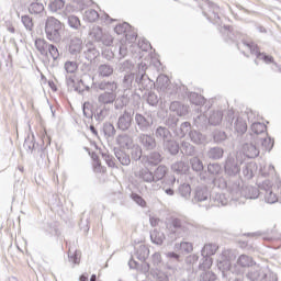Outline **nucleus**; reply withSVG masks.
<instances>
[{"mask_svg":"<svg viewBox=\"0 0 281 281\" xmlns=\"http://www.w3.org/2000/svg\"><path fill=\"white\" fill-rule=\"evenodd\" d=\"M100 43H103L106 47H110V45H113V36L103 34Z\"/></svg>","mask_w":281,"mask_h":281,"instance_id":"61","label":"nucleus"},{"mask_svg":"<svg viewBox=\"0 0 281 281\" xmlns=\"http://www.w3.org/2000/svg\"><path fill=\"white\" fill-rule=\"evenodd\" d=\"M147 102L151 106H155V104L159 102V98H157V94H155L154 92H150L147 97Z\"/></svg>","mask_w":281,"mask_h":281,"instance_id":"62","label":"nucleus"},{"mask_svg":"<svg viewBox=\"0 0 281 281\" xmlns=\"http://www.w3.org/2000/svg\"><path fill=\"white\" fill-rule=\"evenodd\" d=\"M149 255L150 250H148V248L144 245L139 246L136 251V256L138 260H140V262H144V260H146V258H148Z\"/></svg>","mask_w":281,"mask_h":281,"instance_id":"38","label":"nucleus"},{"mask_svg":"<svg viewBox=\"0 0 281 281\" xmlns=\"http://www.w3.org/2000/svg\"><path fill=\"white\" fill-rule=\"evenodd\" d=\"M48 54L52 56L53 60H58V58L60 57V53L58 52V47H56L54 44H49Z\"/></svg>","mask_w":281,"mask_h":281,"instance_id":"53","label":"nucleus"},{"mask_svg":"<svg viewBox=\"0 0 281 281\" xmlns=\"http://www.w3.org/2000/svg\"><path fill=\"white\" fill-rule=\"evenodd\" d=\"M213 137L214 142L221 144V142H225V139H227V134H225V132L215 131Z\"/></svg>","mask_w":281,"mask_h":281,"instance_id":"55","label":"nucleus"},{"mask_svg":"<svg viewBox=\"0 0 281 281\" xmlns=\"http://www.w3.org/2000/svg\"><path fill=\"white\" fill-rule=\"evenodd\" d=\"M64 69L67 74H76L78 69V64L76 61H66Z\"/></svg>","mask_w":281,"mask_h":281,"instance_id":"50","label":"nucleus"},{"mask_svg":"<svg viewBox=\"0 0 281 281\" xmlns=\"http://www.w3.org/2000/svg\"><path fill=\"white\" fill-rule=\"evenodd\" d=\"M261 146L265 148V150H271V148H273V140L270 137L263 138Z\"/></svg>","mask_w":281,"mask_h":281,"instance_id":"60","label":"nucleus"},{"mask_svg":"<svg viewBox=\"0 0 281 281\" xmlns=\"http://www.w3.org/2000/svg\"><path fill=\"white\" fill-rule=\"evenodd\" d=\"M134 78L135 77L133 75H125V77L123 79V85H124L125 89H131V87L133 86Z\"/></svg>","mask_w":281,"mask_h":281,"instance_id":"58","label":"nucleus"},{"mask_svg":"<svg viewBox=\"0 0 281 281\" xmlns=\"http://www.w3.org/2000/svg\"><path fill=\"white\" fill-rule=\"evenodd\" d=\"M213 12L212 15L209 16V19H212L215 23H218V19H221L218 16V7L216 4H213Z\"/></svg>","mask_w":281,"mask_h":281,"instance_id":"64","label":"nucleus"},{"mask_svg":"<svg viewBox=\"0 0 281 281\" xmlns=\"http://www.w3.org/2000/svg\"><path fill=\"white\" fill-rule=\"evenodd\" d=\"M243 165V160L238 158L228 157L224 167L225 172L228 177H236L238 172H240V166Z\"/></svg>","mask_w":281,"mask_h":281,"instance_id":"5","label":"nucleus"},{"mask_svg":"<svg viewBox=\"0 0 281 281\" xmlns=\"http://www.w3.org/2000/svg\"><path fill=\"white\" fill-rule=\"evenodd\" d=\"M91 104L89 102H85L82 106L85 117H93V112L91 111Z\"/></svg>","mask_w":281,"mask_h":281,"instance_id":"57","label":"nucleus"},{"mask_svg":"<svg viewBox=\"0 0 281 281\" xmlns=\"http://www.w3.org/2000/svg\"><path fill=\"white\" fill-rule=\"evenodd\" d=\"M190 102L196 106H203L205 104V98L196 92L190 94Z\"/></svg>","mask_w":281,"mask_h":281,"instance_id":"34","label":"nucleus"},{"mask_svg":"<svg viewBox=\"0 0 281 281\" xmlns=\"http://www.w3.org/2000/svg\"><path fill=\"white\" fill-rule=\"evenodd\" d=\"M229 203V200L226 199L225 194L223 193H216L215 195H212L210 198V206L211 207H221L224 205H227Z\"/></svg>","mask_w":281,"mask_h":281,"instance_id":"15","label":"nucleus"},{"mask_svg":"<svg viewBox=\"0 0 281 281\" xmlns=\"http://www.w3.org/2000/svg\"><path fill=\"white\" fill-rule=\"evenodd\" d=\"M234 128L237 133H240L241 135L244 133H247V121L243 117H237L235 123H234Z\"/></svg>","mask_w":281,"mask_h":281,"instance_id":"27","label":"nucleus"},{"mask_svg":"<svg viewBox=\"0 0 281 281\" xmlns=\"http://www.w3.org/2000/svg\"><path fill=\"white\" fill-rule=\"evenodd\" d=\"M190 139L193 142V144H205V136L201 134V132L198 131H191L190 132Z\"/></svg>","mask_w":281,"mask_h":281,"instance_id":"32","label":"nucleus"},{"mask_svg":"<svg viewBox=\"0 0 281 281\" xmlns=\"http://www.w3.org/2000/svg\"><path fill=\"white\" fill-rule=\"evenodd\" d=\"M138 140L145 150H155V148H157V140H155V137L151 135L140 134Z\"/></svg>","mask_w":281,"mask_h":281,"instance_id":"9","label":"nucleus"},{"mask_svg":"<svg viewBox=\"0 0 281 281\" xmlns=\"http://www.w3.org/2000/svg\"><path fill=\"white\" fill-rule=\"evenodd\" d=\"M244 47H246V49L248 52H250V54H254L255 56H257V58H261L262 60H265V63H272L273 61V57L271 56H267V55H262L260 53V50L258 49V46L254 43H246L244 42Z\"/></svg>","mask_w":281,"mask_h":281,"instance_id":"10","label":"nucleus"},{"mask_svg":"<svg viewBox=\"0 0 281 281\" xmlns=\"http://www.w3.org/2000/svg\"><path fill=\"white\" fill-rule=\"evenodd\" d=\"M167 172H168V167L164 165L158 166L154 172V181H161V179L166 177Z\"/></svg>","mask_w":281,"mask_h":281,"instance_id":"31","label":"nucleus"},{"mask_svg":"<svg viewBox=\"0 0 281 281\" xmlns=\"http://www.w3.org/2000/svg\"><path fill=\"white\" fill-rule=\"evenodd\" d=\"M165 150H168L170 155H177L179 153V144L172 140V138L168 139L167 142L162 143Z\"/></svg>","mask_w":281,"mask_h":281,"instance_id":"24","label":"nucleus"},{"mask_svg":"<svg viewBox=\"0 0 281 281\" xmlns=\"http://www.w3.org/2000/svg\"><path fill=\"white\" fill-rule=\"evenodd\" d=\"M131 149L132 159H134V161H139V159H142V147L139 145H133Z\"/></svg>","mask_w":281,"mask_h":281,"instance_id":"46","label":"nucleus"},{"mask_svg":"<svg viewBox=\"0 0 281 281\" xmlns=\"http://www.w3.org/2000/svg\"><path fill=\"white\" fill-rule=\"evenodd\" d=\"M265 201H266V203L273 204V203H278V201H280V199H279V195L273 193V190L268 189V190H266V193H265Z\"/></svg>","mask_w":281,"mask_h":281,"instance_id":"41","label":"nucleus"},{"mask_svg":"<svg viewBox=\"0 0 281 281\" xmlns=\"http://www.w3.org/2000/svg\"><path fill=\"white\" fill-rule=\"evenodd\" d=\"M115 157L120 161L121 166H131V156L122 150L115 151Z\"/></svg>","mask_w":281,"mask_h":281,"instance_id":"30","label":"nucleus"},{"mask_svg":"<svg viewBox=\"0 0 281 281\" xmlns=\"http://www.w3.org/2000/svg\"><path fill=\"white\" fill-rule=\"evenodd\" d=\"M104 35V33H102V29L100 26H92L90 32H89V36L90 38H92L93 41H97V43H100V41H102V36Z\"/></svg>","mask_w":281,"mask_h":281,"instance_id":"29","label":"nucleus"},{"mask_svg":"<svg viewBox=\"0 0 281 281\" xmlns=\"http://www.w3.org/2000/svg\"><path fill=\"white\" fill-rule=\"evenodd\" d=\"M223 122V112L222 111H213L209 116V123L212 126H218Z\"/></svg>","mask_w":281,"mask_h":281,"instance_id":"26","label":"nucleus"},{"mask_svg":"<svg viewBox=\"0 0 281 281\" xmlns=\"http://www.w3.org/2000/svg\"><path fill=\"white\" fill-rule=\"evenodd\" d=\"M151 243L155 245H162L164 240H166V235L162 232L154 229L150 234Z\"/></svg>","mask_w":281,"mask_h":281,"instance_id":"28","label":"nucleus"},{"mask_svg":"<svg viewBox=\"0 0 281 281\" xmlns=\"http://www.w3.org/2000/svg\"><path fill=\"white\" fill-rule=\"evenodd\" d=\"M68 52L71 54V56H78V54L82 52V38L72 37L68 46Z\"/></svg>","mask_w":281,"mask_h":281,"instance_id":"14","label":"nucleus"},{"mask_svg":"<svg viewBox=\"0 0 281 281\" xmlns=\"http://www.w3.org/2000/svg\"><path fill=\"white\" fill-rule=\"evenodd\" d=\"M87 60H95L100 56V52L95 47L91 46L85 52Z\"/></svg>","mask_w":281,"mask_h":281,"instance_id":"47","label":"nucleus"},{"mask_svg":"<svg viewBox=\"0 0 281 281\" xmlns=\"http://www.w3.org/2000/svg\"><path fill=\"white\" fill-rule=\"evenodd\" d=\"M182 150H184L186 155H194V146L190 145V143H182Z\"/></svg>","mask_w":281,"mask_h":281,"instance_id":"59","label":"nucleus"},{"mask_svg":"<svg viewBox=\"0 0 281 281\" xmlns=\"http://www.w3.org/2000/svg\"><path fill=\"white\" fill-rule=\"evenodd\" d=\"M115 100H117V93L102 92L98 95V102L103 106L97 114V120H99V122H102L104 117H108L109 113H111L110 104H113Z\"/></svg>","mask_w":281,"mask_h":281,"instance_id":"2","label":"nucleus"},{"mask_svg":"<svg viewBox=\"0 0 281 281\" xmlns=\"http://www.w3.org/2000/svg\"><path fill=\"white\" fill-rule=\"evenodd\" d=\"M131 198L134 200V202L139 205L140 207H146V200H144V198H142L139 194L137 193H132Z\"/></svg>","mask_w":281,"mask_h":281,"instance_id":"56","label":"nucleus"},{"mask_svg":"<svg viewBox=\"0 0 281 281\" xmlns=\"http://www.w3.org/2000/svg\"><path fill=\"white\" fill-rule=\"evenodd\" d=\"M167 227L169 232L176 236L175 238L188 236V231L190 229L188 224L179 218L171 220Z\"/></svg>","mask_w":281,"mask_h":281,"instance_id":"3","label":"nucleus"},{"mask_svg":"<svg viewBox=\"0 0 281 281\" xmlns=\"http://www.w3.org/2000/svg\"><path fill=\"white\" fill-rule=\"evenodd\" d=\"M237 265H239V267H252L254 259L247 255H241L237 259Z\"/></svg>","mask_w":281,"mask_h":281,"instance_id":"37","label":"nucleus"},{"mask_svg":"<svg viewBox=\"0 0 281 281\" xmlns=\"http://www.w3.org/2000/svg\"><path fill=\"white\" fill-rule=\"evenodd\" d=\"M193 249L192 243L189 241H181L175 245V251H180V254H191Z\"/></svg>","mask_w":281,"mask_h":281,"instance_id":"23","label":"nucleus"},{"mask_svg":"<svg viewBox=\"0 0 281 281\" xmlns=\"http://www.w3.org/2000/svg\"><path fill=\"white\" fill-rule=\"evenodd\" d=\"M207 170H209L210 175H213V177H216V176L221 175L223 169L221 168V165H218V164H210L207 166Z\"/></svg>","mask_w":281,"mask_h":281,"instance_id":"51","label":"nucleus"},{"mask_svg":"<svg viewBox=\"0 0 281 281\" xmlns=\"http://www.w3.org/2000/svg\"><path fill=\"white\" fill-rule=\"evenodd\" d=\"M94 87L100 91L117 93V82L115 81L102 80L100 82L94 83Z\"/></svg>","mask_w":281,"mask_h":281,"instance_id":"8","label":"nucleus"},{"mask_svg":"<svg viewBox=\"0 0 281 281\" xmlns=\"http://www.w3.org/2000/svg\"><path fill=\"white\" fill-rule=\"evenodd\" d=\"M45 10V7L41 2H31L29 5V12L31 14H41Z\"/></svg>","mask_w":281,"mask_h":281,"instance_id":"40","label":"nucleus"},{"mask_svg":"<svg viewBox=\"0 0 281 281\" xmlns=\"http://www.w3.org/2000/svg\"><path fill=\"white\" fill-rule=\"evenodd\" d=\"M21 22L23 23L25 30L32 32V30L34 29V22L32 21V18H30V15H22Z\"/></svg>","mask_w":281,"mask_h":281,"instance_id":"48","label":"nucleus"},{"mask_svg":"<svg viewBox=\"0 0 281 281\" xmlns=\"http://www.w3.org/2000/svg\"><path fill=\"white\" fill-rule=\"evenodd\" d=\"M190 165H191L192 170H194V172H202L203 161H201V159H199V157L191 158Z\"/></svg>","mask_w":281,"mask_h":281,"instance_id":"42","label":"nucleus"},{"mask_svg":"<svg viewBox=\"0 0 281 281\" xmlns=\"http://www.w3.org/2000/svg\"><path fill=\"white\" fill-rule=\"evenodd\" d=\"M241 196H244V199H250V200L258 199V196H260V190L251 186L243 187Z\"/></svg>","mask_w":281,"mask_h":281,"instance_id":"16","label":"nucleus"},{"mask_svg":"<svg viewBox=\"0 0 281 281\" xmlns=\"http://www.w3.org/2000/svg\"><path fill=\"white\" fill-rule=\"evenodd\" d=\"M190 133V122H184L180 125V128L176 131L178 137H186Z\"/></svg>","mask_w":281,"mask_h":281,"instance_id":"44","label":"nucleus"},{"mask_svg":"<svg viewBox=\"0 0 281 281\" xmlns=\"http://www.w3.org/2000/svg\"><path fill=\"white\" fill-rule=\"evenodd\" d=\"M243 154L248 157V159H256L260 155V149L254 145V143H246L243 145Z\"/></svg>","mask_w":281,"mask_h":281,"instance_id":"12","label":"nucleus"},{"mask_svg":"<svg viewBox=\"0 0 281 281\" xmlns=\"http://www.w3.org/2000/svg\"><path fill=\"white\" fill-rule=\"evenodd\" d=\"M49 43L43 38L35 40V47L42 56H47L49 49Z\"/></svg>","mask_w":281,"mask_h":281,"instance_id":"21","label":"nucleus"},{"mask_svg":"<svg viewBox=\"0 0 281 281\" xmlns=\"http://www.w3.org/2000/svg\"><path fill=\"white\" fill-rule=\"evenodd\" d=\"M134 120L137 126L136 131H142V133H146V131H148V128H150V126L153 125L150 119H147L146 116L139 113L135 114Z\"/></svg>","mask_w":281,"mask_h":281,"instance_id":"7","label":"nucleus"},{"mask_svg":"<svg viewBox=\"0 0 281 281\" xmlns=\"http://www.w3.org/2000/svg\"><path fill=\"white\" fill-rule=\"evenodd\" d=\"M133 124V114L128 111H124L123 114L119 116L117 128L120 131H128Z\"/></svg>","mask_w":281,"mask_h":281,"instance_id":"6","label":"nucleus"},{"mask_svg":"<svg viewBox=\"0 0 281 281\" xmlns=\"http://www.w3.org/2000/svg\"><path fill=\"white\" fill-rule=\"evenodd\" d=\"M224 150L221 147H213L209 150L207 156L210 159H222Z\"/></svg>","mask_w":281,"mask_h":281,"instance_id":"36","label":"nucleus"},{"mask_svg":"<svg viewBox=\"0 0 281 281\" xmlns=\"http://www.w3.org/2000/svg\"><path fill=\"white\" fill-rule=\"evenodd\" d=\"M44 32L50 43H60L63 41V22L54 16H48L45 21Z\"/></svg>","mask_w":281,"mask_h":281,"instance_id":"1","label":"nucleus"},{"mask_svg":"<svg viewBox=\"0 0 281 281\" xmlns=\"http://www.w3.org/2000/svg\"><path fill=\"white\" fill-rule=\"evenodd\" d=\"M116 142L119 144V146H121V148H127L131 149L133 148V137L128 136V135H120L116 138Z\"/></svg>","mask_w":281,"mask_h":281,"instance_id":"20","label":"nucleus"},{"mask_svg":"<svg viewBox=\"0 0 281 281\" xmlns=\"http://www.w3.org/2000/svg\"><path fill=\"white\" fill-rule=\"evenodd\" d=\"M218 250V246L216 244H205L204 247L201 250V256L205 258V261L207 265H212V259H210V256H214L216 251Z\"/></svg>","mask_w":281,"mask_h":281,"instance_id":"11","label":"nucleus"},{"mask_svg":"<svg viewBox=\"0 0 281 281\" xmlns=\"http://www.w3.org/2000/svg\"><path fill=\"white\" fill-rule=\"evenodd\" d=\"M136 177L145 181V183H153L155 181V176L148 168H142L137 173Z\"/></svg>","mask_w":281,"mask_h":281,"instance_id":"19","label":"nucleus"},{"mask_svg":"<svg viewBox=\"0 0 281 281\" xmlns=\"http://www.w3.org/2000/svg\"><path fill=\"white\" fill-rule=\"evenodd\" d=\"M251 131L255 135H262V133L267 131V125H265V123L255 122L251 124Z\"/></svg>","mask_w":281,"mask_h":281,"instance_id":"43","label":"nucleus"},{"mask_svg":"<svg viewBox=\"0 0 281 281\" xmlns=\"http://www.w3.org/2000/svg\"><path fill=\"white\" fill-rule=\"evenodd\" d=\"M247 278L250 281H256L257 278H260V272L258 269H252L247 273Z\"/></svg>","mask_w":281,"mask_h":281,"instance_id":"63","label":"nucleus"},{"mask_svg":"<svg viewBox=\"0 0 281 281\" xmlns=\"http://www.w3.org/2000/svg\"><path fill=\"white\" fill-rule=\"evenodd\" d=\"M63 8H65V1L63 0H54L49 3L52 12H58V10H63Z\"/></svg>","mask_w":281,"mask_h":281,"instance_id":"49","label":"nucleus"},{"mask_svg":"<svg viewBox=\"0 0 281 281\" xmlns=\"http://www.w3.org/2000/svg\"><path fill=\"white\" fill-rule=\"evenodd\" d=\"M98 76H100L101 78H109V76H113V68L111 65L108 64H101L98 67L97 70Z\"/></svg>","mask_w":281,"mask_h":281,"instance_id":"22","label":"nucleus"},{"mask_svg":"<svg viewBox=\"0 0 281 281\" xmlns=\"http://www.w3.org/2000/svg\"><path fill=\"white\" fill-rule=\"evenodd\" d=\"M155 137L164 144L165 142H168V139H172V133H170L168 127L158 126L155 131Z\"/></svg>","mask_w":281,"mask_h":281,"instance_id":"17","label":"nucleus"},{"mask_svg":"<svg viewBox=\"0 0 281 281\" xmlns=\"http://www.w3.org/2000/svg\"><path fill=\"white\" fill-rule=\"evenodd\" d=\"M171 170L176 172V175H186V172L190 170V166L183 161H178L171 166Z\"/></svg>","mask_w":281,"mask_h":281,"instance_id":"25","label":"nucleus"},{"mask_svg":"<svg viewBox=\"0 0 281 281\" xmlns=\"http://www.w3.org/2000/svg\"><path fill=\"white\" fill-rule=\"evenodd\" d=\"M83 19L86 21H89V23H94V21H98V19H100V14H98V11L93 9H88L85 12Z\"/></svg>","mask_w":281,"mask_h":281,"instance_id":"33","label":"nucleus"},{"mask_svg":"<svg viewBox=\"0 0 281 281\" xmlns=\"http://www.w3.org/2000/svg\"><path fill=\"white\" fill-rule=\"evenodd\" d=\"M169 109L170 111H172V113H176V115H179V117H182V115L188 114V106L179 103V101L171 102Z\"/></svg>","mask_w":281,"mask_h":281,"instance_id":"18","label":"nucleus"},{"mask_svg":"<svg viewBox=\"0 0 281 281\" xmlns=\"http://www.w3.org/2000/svg\"><path fill=\"white\" fill-rule=\"evenodd\" d=\"M210 199V191L206 187H198L195 189L193 201L194 203H205Z\"/></svg>","mask_w":281,"mask_h":281,"instance_id":"13","label":"nucleus"},{"mask_svg":"<svg viewBox=\"0 0 281 281\" xmlns=\"http://www.w3.org/2000/svg\"><path fill=\"white\" fill-rule=\"evenodd\" d=\"M131 29V24L124 22L123 24H119L114 27V32H116L117 34H124L125 32H128V30Z\"/></svg>","mask_w":281,"mask_h":281,"instance_id":"54","label":"nucleus"},{"mask_svg":"<svg viewBox=\"0 0 281 281\" xmlns=\"http://www.w3.org/2000/svg\"><path fill=\"white\" fill-rule=\"evenodd\" d=\"M178 192L182 199H188L190 194H192V187H190L188 183L180 184Z\"/></svg>","mask_w":281,"mask_h":281,"instance_id":"35","label":"nucleus"},{"mask_svg":"<svg viewBox=\"0 0 281 281\" xmlns=\"http://www.w3.org/2000/svg\"><path fill=\"white\" fill-rule=\"evenodd\" d=\"M136 82L140 89H148V85H150V78L147 75H142L140 77H136Z\"/></svg>","mask_w":281,"mask_h":281,"instance_id":"45","label":"nucleus"},{"mask_svg":"<svg viewBox=\"0 0 281 281\" xmlns=\"http://www.w3.org/2000/svg\"><path fill=\"white\" fill-rule=\"evenodd\" d=\"M68 24L72 30H78L80 27V19L76 15H68Z\"/></svg>","mask_w":281,"mask_h":281,"instance_id":"52","label":"nucleus"},{"mask_svg":"<svg viewBox=\"0 0 281 281\" xmlns=\"http://www.w3.org/2000/svg\"><path fill=\"white\" fill-rule=\"evenodd\" d=\"M156 87L158 90H160L161 93H165V95H173V93L177 92L175 87L170 85V79L166 75L158 76L156 80Z\"/></svg>","mask_w":281,"mask_h":281,"instance_id":"4","label":"nucleus"},{"mask_svg":"<svg viewBox=\"0 0 281 281\" xmlns=\"http://www.w3.org/2000/svg\"><path fill=\"white\" fill-rule=\"evenodd\" d=\"M147 161L149 166H157L161 164V154L154 151L147 156Z\"/></svg>","mask_w":281,"mask_h":281,"instance_id":"39","label":"nucleus"}]
</instances>
